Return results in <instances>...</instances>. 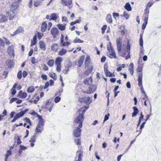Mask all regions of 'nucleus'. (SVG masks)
<instances>
[{"mask_svg": "<svg viewBox=\"0 0 161 161\" xmlns=\"http://www.w3.org/2000/svg\"><path fill=\"white\" fill-rule=\"evenodd\" d=\"M41 77L43 80H46L47 79V76L45 74H42L41 76Z\"/></svg>", "mask_w": 161, "mask_h": 161, "instance_id": "nucleus-48", "label": "nucleus"}, {"mask_svg": "<svg viewBox=\"0 0 161 161\" xmlns=\"http://www.w3.org/2000/svg\"><path fill=\"white\" fill-rule=\"evenodd\" d=\"M107 49L108 52L107 53V55L109 58H116L115 53L111 46H110V48L108 47Z\"/></svg>", "mask_w": 161, "mask_h": 161, "instance_id": "nucleus-2", "label": "nucleus"}, {"mask_svg": "<svg viewBox=\"0 0 161 161\" xmlns=\"http://www.w3.org/2000/svg\"><path fill=\"white\" fill-rule=\"evenodd\" d=\"M104 71L105 73L107 71H108V66L107 65H106V64L104 65Z\"/></svg>", "mask_w": 161, "mask_h": 161, "instance_id": "nucleus-62", "label": "nucleus"}, {"mask_svg": "<svg viewBox=\"0 0 161 161\" xmlns=\"http://www.w3.org/2000/svg\"><path fill=\"white\" fill-rule=\"evenodd\" d=\"M27 96V94L25 92H23L22 91H20L18 92L17 97L20 98H25Z\"/></svg>", "mask_w": 161, "mask_h": 161, "instance_id": "nucleus-9", "label": "nucleus"}, {"mask_svg": "<svg viewBox=\"0 0 161 161\" xmlns=\"http://www.w3.org/2000/svg\"><path fill=\"white\" fill-rule=\"evenodd\" d=\"M97 89V86L95 85H90L87 90L86 93L87 94H91L94 92Z\"/></svg>", "mask_w": 161, "mask_h": 161, "instance_id": "nucleus-6", "label": "nucleus"}, {"mask_svg": "<svg viewBox=\"0 0 161 161\" xmlns=\"http://www.w3.org/2000/svg\"><path fill=\"white\" fill-rule=\"evenodd\" d=\"M142 70V67H140L139 66H138L137 69H136V71L138 72H141Z\"/></svg>", "mask_w": 161, "mask_h": 161, "instance_id": "nucleus-56", "label": "nucleus"}, {"mask_svg": "<svg viewBox=\"0 0 161 161\" xmlns=\"http://www.w3.org/2000/svg\"><path fill=\"white\" fill-rule=\"evenodd\" d=\"M6 63L8 68H11L14 67V64L13 60L11 59H8Z\"/></svg>", "mask_w": 161, "mask_h": 161, "instance_id": "nucleus-16", "label": "nucleus"}, {"mask_svg": "<svg viewBox=\"0 0 161 161\" xmlns=\"http://www.w3.org/2000/svg\"><path fill=\"white\" fill-rule=\"evenodd\" d=\"M54 64V60L53 59H51L49 60L47 64L50 67H52Z\"/></svg>", "mask_w": 161, "mask_h": 161, "instance_id": "nucleus-28", "label": "nucleus"}, {"mask_svg": "<svg viewBox=\"0 0 161 161\" xmlns=\"http://www.w3.org/2000/svg\"><path fill=\"white\" fill-rule=\"evenodd\" d=\"M62 45L61 44V46H68L70 44V43L69 42H63V43H62Z\"/></svg>", "mask_w": 161, "mask_h": 161, "instance_id": "nucleus-43", "label": "nucleus"}, {"mask_svg": "<svg viewBox=\"0 0 161 161\" xmlns=\"http://www.w3.org/2000/svg\"><path fill=\"white\" fill-rule=\"evenodd\" d=\"M121 17L124 16L126 19H128L129 17V15L126 12H124L123 15H121Z\"/></svg>", "mask_w": 161, "mask_h": 161, "instance_id": "nucleus-38", "label": "nucleus"}, {"mask_svg": "<svg viewBox=\"0 0 161 161\" xmlns=\"http://www.w3.org/2000/svg\"><path fill=\"white\" fill-rule=\"evenodd\" d=\"M57 65L56 70L58 72H60L61 71V65Z\"/></svg>", "mask_w": 161, "mask_h": 161, "instance_id": "nucleus-50", "label": "nucleus"}, {"mask_svg": "<svg viewBox=\"0 0 161 161\" xmlns=\"http://www.w3.org/2000/svg\"><path fill=\"white\" fill-rule=\"evenodd\" d=\"M82 127H79V126L76 128V129L74 130L73 132V135L75 137H78L80 136L81 135V130L80 128Z\"/></svg>", "mask_w": 161, "mask_h": 161, "instance_id": "nucleus-4", "label": "nucleus"}, {"mask_svg": "<svg viewBox=\"0 0 161 161\" xmlns=\"http://www.w3.org/2000/svg\"><path fill=\"white\" fill-rule=\"evenodd\" d=\"M8 54L10 56H14V49L11 47L10 46L8 47L7 50Z\"/></svg>", "mask_w": 161, "mask_h": 161, "instance_id": "nucleus-15", "label": "nucleus"}, {"mask_svg": "<svg viewBox=\"0 0 161 161\" xmlns=\"http://www.w3.org/2000/svg\"><path fill=\"white\" fill-rule=\"evenodd\" d=\"M39 97L38 96L36 97L35 99L34 100V102L35 104H36L37 103V102L39 99Z\"/></svg>", "mask_w": 161, "mask_h": 161, "instance_id": "nucleus-59", "label": "nucleus"}, {"mask_svg": "<svg viewBox=\"0 0 161 161\" xmlns=\"http://www.w3.org/2000/svg\"><path fill=\"white\" fill-rule=\"evenodd\" d=\"M75 143L77 145H80V140L78 139H75Z\"/></svg>", "mask_w": 161, "mask_h": 161, "instance_id": "nucleus-51", "label": "nucleus"}, {"mask_svg": "<svg viewBox=\"0 0 161 161\" xmlns=\"http://www.w3.org/2000/svg\"><path fill=\"white\" fill-rule=\"evenodd\" d=\"M58 29L56 27L52 28L51 30V34L54 38L58 34Z\"/></svg>", "mask_w": 161, "mask_h": 161, "instance_id": "nucleus-8", "label": "nucleus"}, {"mask_svg": "<svg viewBox=\"0 0 161 161\" xmlns=\"http://www.w3.org/2000/svg\"><path fill=\"white\" fill-rule=\"evenodd\" d=\"M22 72L21 70H19L18 73L17 77L19 79H20L22 77Z\"/></svg>", "mask_w": 161, "mask_h": 161, "instance_id": "nucleus-41", "label": "nucleus"}, {"mask_svg": "<svg viewBox=\"0 0 161 161\" xmlns=\"http://www.w3.org/2000/svg\"><path fill=\"white\" fill-rule=\"evenodd\" d=\"M79 101L81 103H89V104L92 102V101L90 100V98L89 97H84L79 98Z\"/></svg>", "mask_w": 161, "mask_h": 161, "instance_id": "nucleus-5", "label": "nucleus"}, {"mask_svg": "<svg viewBox=\"0 0 161 161\" xmlns=\"http://www.w3.org/2000/svg\"><path fill=\"white\" fill-rule=\"evenodd\" d=\"M82 155L81 153H80L78 155V161H81L82 160L81 158L82 157Z\"/></svg>", "mask_w": 161, "mask_h": 161, "instance_id": "nucleus-61", "label": "nucleus"}, {"mask_svg": "<svg viewBox=\"0 0 161 161\" xmlns=\"http://www.w3.org/2000/svg\"><path fill=\"white\" fill-rule=\"evenodd\" d=\"M86 111V110L83 108H81L79 110V114L75 118V122L77 124H79V127L82 126V123L84 119V114Z\"/></svg>", "mask_w": 161, "mask_h": 161, "instance_id": "nucleus-1", "label": "nucleus"}, {"mask_svg": "<svg viewBox=\"0 0 161 161\" xmlns=\"http://www.w3.org/2000/svg\"><path fill=\"white\" fill-rule=\"evenodd\" d=\"M57 19L56 14L55 13H53L50 16V19H49L50 20H56Z\"/></svg>", "mask_w": 161, "mask_h": 161, "instance_id": "nucleus-27", "label": "nucleus"}, {"mask_svg": "<svg viewBox=\"0 0 161 161\" xmlns=\"http://www.w3.org/2000/svg\"><path fill=\"white\" fill-rule=\"evenodd\" d=\"M21 137L19 136H18L17 139V143L18 144H20L21 143V142L20 140V138Z\"/></svg>", "mask_w": 161, "mask_h": 161, "instance_id": "nucleus-60", "label": "nucleus"}, {"mask_svg": "<svg viewBox=\"0 0 161 161\" xmlns=\"http://www.w3.org/2000/svg\"><path fill=\"white\" fill-rule=\"evenodd\" d=\"M35 90L33 86L29 87L27 89V92L28 93H32Z\"/></svg>", "mask_w": 161, "mask_h": 161, "instance_id": "nucleus-34", "label": "nucleus"}, {"mask_svg": "<svg viewBox=\"0 0 161 161\" xmlns=\"http://www.w3.org/2000/svg\"><path fill=\"white\" fill-rule=\"evenodd\" d=\"M8 17L4 15H0V23L5 22L8 19Z\"/></svg>", "mask_w": 161, "mask_h": 161, "instance_id": "nucleus-18", "label": "nucleus"}, {"mask_svg": "<svg viewBox=\"0 0 161 161\" xmlns=\"http://www.w3.org/2000/svg\"><path fill=\"white\" fill-rule=\"evenodd\" d=\"M71 62L69 59L65 60L64 66L65 68L68 69L71 66Z\"/></svg>", "mask_w": 161, "mask_h": 161, "instance_id": "nucleus-11", "label": "nucleus"}, {"mask_svg": "<svg viewBox=\"0 0 161 161\" xmlns=\"http://www.w3.org/2000/svg\"><path fill=\"white\" fill-rule=\"evenodd\" d=\"M4 39L5 42L6 44L7 45H9L10 44V42L6 38L3 37Z\"/></svg>", "mask_w": 161, "mask_h": 161, "instance_id": "nucleus-54", "label": "nucleus"}, {"mask_svg": "<svg viewBox=\"0 0 161 161\" xmlns=\"http://www.w3.org/2000/svg\"><path fill=\"white\" fill-rule=\"evenodd\" d=\"M24 120L25 122L29 124L30 125H31V123L30 120L27 118H25L23 119Z\"/></svg>", "mask_w": 161, "mask_h": 161, "instance_id": "nucleus-39", "label": "nucleus"}, {"mask_svg": "<svg viewBox=\"0 0 161 161\" xmlns=\"http://www.w3.org/2000/svg\"><path fill=\"white\" fill-rule=\"evenodd\" d=\"M91 59L89 56H87L85 61V67H87L89 66L90 63Z\"/></svg>", "mask_w": 161, "mask_h": 161, "instance_id": "nucleus-20", "label": "nucleus"}, {"mask_svg": "<svg viewBox=\"0 0 161 161\" xmlns=\"http://www.w3.org/2000/svg\"><path fill=\"white\" fill-rule=\"evenodd\" d=\"M142 73L139 74L138 79V85L139 86H142Z\"/></svg>", "mask_w": 161, "mask_h": 161, "instance_id": "nucleus-13", "label": "nucleus"}, {"mask_svg": "<svg viewBox=\"0 0 161 161\" xmlns=\"http://www.w3.org/2000/svg\"><path fill=\"white\" fill-rule=\"evenodd\" d=\"M92 77H90L86 78V80L84 81V83L86 85H89L92 83Z\"/></svg>", "mask_w": 161, "mask_h": 161, "instance_id": "nucleus-21", "label": "nucleus"}, {"mask_svg": "<svg viewBox=\"0 0 161 161\" xmlns=\"http://www.w3.org/2000/svg\"><path fill=\"white\" fill-rule=\"evenodd\" d=\"M64 36L62 34H61V35L60 38V45L62 44V43H63V42H64Z\"/></svg>", "mask_w": 161, "mask_h": 161, "instance_id": "nucleus-55", "label": "nucleus"}, {"mask_svg": "<svg viewBox=\"0 0 161 161\" xmlns=\"http://www.w3.org/2000/svg\"><path fill=\"white\" fill-rule=\"evenodd\" d=\"M24 115V114L21 112L16 114L15 116L18 119Z\"/></svg>", "mask_w": 161, "mask_h": 161, "instance_id": "nucleus-37", "label": "nucleus"}, {"mask_svg": "<svg viewBox=\"0 0 161 161\" xmlns=\"http://www.w3.org/2000/svg\"><path fill=\"white\" fill-rule=\"evenodd\" d=\"M58 46L57 43L53 44L51 47V49L54 51H57L58 49Z\"/></svg>", "mask_w": 161, "mask_h": 161, "instance_id": "nucleus-25", "label": "nucleus"}, {"mask_svg": "<svg viewBox=\"0 0 161 161\" xmlns=\"http://www.w3.org/2000/svg\"><path fill=\"white\" fill-rule=\"evenodd\" d=\"M139 44L140 46L141 47V48H140V52L142 53L143 52V41L142 38V34L140 35V38L139 39Z\"/></svg>", "mask_w": 161, "mask_h": 161, "instance_id": "nucleus-12", "label": "nucleus"}, {"mask_svg": "<svg viewBox=\"0 0 161 161\" xmlns=\"http://www.w3.org/2000/svg\"><path fill=\"white\" fill-rule=\"evenodd\" d=\"M73 42L74 43H83L84 42V41H83L81 40L80 39L77 38L76 37L73 41Z\"/></svg>", "mask_w": 161, "mask_h": 161, "instance_id": "nucleus-35", "label": "nucleus"}, {"mask_svg": "<svg viewBox=\"0 0 161 161\" xmlns=\"http://www.w3.org/2000/svg\"><path fill=\"white\" fill-rule=\"evenodd\" d=\"M124 8L127 10L130 11L132 10V8L131 6L129 3H127L124 6Z\"/></svg>", "mask_w": 161, "mask_h": 161, "instance_id": "nucleus-22", "label": "nucleus"}, {"mask_svg": "<svg viewBox=\"0 0 161 161\" xmlns=\"http://www.w3.org/2000/svg\"><path fill=\"white\" fill-rule=\"evenodd\" d=\"M41 2H40L38 0H36L34 2V5L35 7H37L39 5H41Z\"/></svg>", "mask_w": 161, "mask_h": 161, "instance_id": "nucleus-36", "label": "nucleus"}, {"mask_svg": "<svg viewBox=\"0 0 161 161\" xmlns=\"http://www.w3.org/2000/svg\"><path fill=\"white\" fill-rule=\"evenodd\" d=\"M61 1L62 4L64 3L65 6H69L72 3L71 0H61Z\"/></svg>", "mask_w": 161, "mask_h": 161, "instance_id": "nucleus-14", "label": "nucleus"}, {"mask_svg": "<svg viewBox=\"0 0 161 161\" xmlns=\"http://www.w3.org/2000/svg\"><path fill=\"white\" fill-rule=\"evenodd\" d=\"M106 75V76H109V77H112L114 76L115 75L114 74H113L111 73L109 71H107L105 73Z\"/></svg>", "mask_w": 161, "mask_h": 161, "instance_id": "nucleus-33", "label": "nucleus"}, {"mask_svg": "<svg viewBox=\"0 0 161 161\" xmlns=\"http://www.w3.org/2000/svg\"><path fill=\"white\" fill-rule=\"evenodd\" d=\"M23 31V28L21 27H19L15 32L14 35L17 34L18 33H21Z\"/></svg>", "mask_w": 161, "mask_h": 161, "instance_id": "nucleus-30", "label": "nucleus"}, {"mask_svg": "<svg viewBox=\"0 0 161 161\" xmlns=\"http://www.w3.org/2000/svg\"><path fill=\"white\" fill-rule=\"evenodd\" d=\"M40 47L42 50H45L46 49L45 44L43 41H40L39 42Z\"/></svg>", "mask_w": 161, "mask_h": 161, "instance_id": "nucleus-19", "label": "nucleus"}, {"mask_svg": "<svg viewBox=\"0 0 161 161\" xmlns=\"http://www.w3.org/2000/svg\"><path fill=\"white\" fill-rule=\"evenodd\" d=\"M60 97H56L54 99V102L56 103L58 102L60 100Z\"/></svg>", "mask_w": 161, "mask_h": 161, "instance_id": "nucleus-45", "label": "nucleus"}, {"mask_svg": "<svg viewBox=\"0 0 161 161\" xmlns=\"http://www.w3.org/2000/svg\"><path fill=\"white\" fill-rule=\"evenodd\" d=\"M141 92L144 95H145V96H146V97H147V99H148V97L147 96L145 92L144 91L143 88V87L142 86H141Z\"/></svg>", "mask_w": 161, "mask_h": 161, "instance_id": "nucleus-47", "label": "nucleus"}, {"mask_svg": "<svg viewBox=\"0 0 161 161\" xmlns=\"http://www.w3.org/2000/svg\"><path fill=\"white\" fill-rule=\"evenodd\" d=\"M110 116V114H108L107 115H106L104 117V119L103 121V123L105 122V121L108 120L109 119V116Z\"/></svg>", "mask_w": 161, "mask_h": 161, "instance_id": "nucleus-46", "label": "nucleus"}, {"mask_svg": "<svg viewBox=\"0 0 161 161\" xmlns=\"http://www.w3.org/2000/svg\"><path fill=\"white\" fill-rule=\"evenodd\" d=\"M35 58L34 57L31 58V62L32 64H35L36 62L35 61Z\"/></svg>", "mask_w": 161, "mask_h": 161, "instance_id": "nucleus-57", "label": "nucleus"}, {"mask_svg": "<svg viewBox=\"0 0 161 161\" xmlns=\"http://www.w3.org/2000/svg\"><path fill=\"white\" fill-rule=\"evenodd\" d=\"M11 152L10 150H8L7 151V153L5 155V157L6 158H8V156L10 155L11 154Z\"/></svg>", "mask_w": 161, "mask_h": 161, "instance_id": "nucleus-52", "label": "nucleus"}, {"mask_svg": "<svg viewBox=\"0 0 161 161\" xmlns=\"http://www.w3.org/2000/svg\"><path fill=\"white\" fill-rule=\"evenodd\" d=\"M106 19L108 23H112V19L111 15L110 14H108L106 17Z\"/></svg>", "mask_w": 161, "mask_h": 161, "instance_id": "nucleus-24", "label": "nucleus"}, {"mask_svg": "<svg viewBox=\"0 0 161 161\" xmlns=\"http://www.w3.org/2000/svg\"><path fill=\"white\" fill-rule=\"evenodd\" d=\"M12 93L11 94L13 95H14L16 93V91L15 89L12 88L11 89Z\"/></svg>", "mask_w": 161, "mask_h": 161, "instance_id": "nucleus-64", "label": "nucleus"}, {"mask_svg": "<svg viewBox=\"0 0 161 161\" xmlns=\"http://www.w3.org/2000/svg\"><path fill=\"white\" fill-rule=\"evenodd\" d=\"M47 27V25L45 22H43L42 25L41 31L42 32H44L46 31Z\"/></svg>", "mask_w": 161, "mask_h": 161, "instance_id": "nucleus-17", "label": "nucleus"}, {"mask_svg": "<svg viewBox=\"0 0 161 161\" xmlns=\"http://www.w3.org/2000/svg\"><path fill=\"white\" fill-rule=\"evenodd\" d=\"M67 53V50L64 48L62 49L58 52V55L60 56H63L65 55Z\"/></svg>", "mask_w": 161, "mask_h": 161, "instance_id": "nucleus-26", "label": "nucleus"}, {"mask_svg": "<svg viewBox=\"0 0 161 161\" xmlns=\"http://www.w3.org/2000/svg\"><path fill=\"white\" fill-rule=\"evenodd\" d=\"M121 42L122 40L120 38L117 39L116 40L117 48L119 53L121 52L122 47Z\"/></svg>", "mask_w": 161, "mask_h": 161, "instance_id": "nucleus-7", "label": "nucleus"}, {"mask_svg": "<svg viewBox=\"0 0 161 161\" xmlns=\"http://www.w3.org/2000/svg\"><path fill=\"white\" fill-rule=\"evenodd\" d=\"M49 86V82L48 81H47L45 83L44 89H46Z\"/></svg>", "mask_w": 161, "mask_h": 161, "instance_id": "nucleus-58", "label": "nucleus"}, {"mask_svg": "<svg viewBox=\"0 0 161 161\" xmlns=\"http://www.w3.org/2000/svg\"><path fill=\"white\" fill-rule=\"evenodd\" d=\"M62 61V58L60 57H58L56 58L55 61L56 65H61V62Z\"/></svg>", "mask_w": 161, "mask_h": 161, "instance_id": "nucleus-23", "label": "nucleus"}, {"mask_svg": "<svg viewBox=\"0 0 161 161\" xmlns=\"http://www.w3.org/2000/svg\"><path fill=\"white\" fill-rule=\"evenodd\" d=\"M84 59V58L83 56L81 57L80 60L78 61V64H79V67H80L81 66V65L82 64Z\"/></svg>", "mask_w": 161, "mask_h": 161, "instance_id": "nucleus-31", "label": "nucleus"}, {"mask_svg": "<svg viewBox=\"0 0 161 161\" xmlns=\"http://www.w3.org/2000/svg\"><path fill=\"white\" fill-rule=\"evenodd\" d=\"M130 42L129 41H128L127 44V46H126V52L128 53V54H130Z\"/></svg>", "mask_w": 161, "mask_h": 161, "instance_id": "nucleus-32", "label": "nucleus"}, {"mask_svg": "<svg viewBox=\"0 0 161 161\" xmlns=\"http://www.w3.org/2000/svg\"><path fill=\"white\" fill-rule=\"evenodd\" d=\"M44 122H38L36 128V131L37 133H41L43 130Z\"/></svg>", "mask_w": 161, "mask_h": 161, "instance_id": "nucleus-3", "label": "nucleus"}, {"mask_svg": "<svg viewBox=\"0 0 161 161\" xmlns=\"http://www.w3.org/2000/svg\"><path fill=\"white\" fill-rule=\"evenodd\" d=\"M58 28L61 31H64L65 29V25H64L61 24H58L57 25Z\"/></svg>", "mask_w": 161, "mask_h": 161, "instance_id": "nucleus-29", "label": "nucleus"}, {"mask_svg": "<svg viewBox=\"0 0 161 161\" xmlns=\"http://www.w3.org/2000/svg\"><path fill=\"white\" fill-rule=\"evenodd\" d=\"M18 100V99L16 97L13 98L10 100L9 103H12L14 102L17 100Z\"/></svg>", "mask_w": 161, "mask_h": 161, "instance_id": "nucleus-49", "label": "nucleus"}, {"mask_svg": "<svg viewBox=\"0 0 161 161\" xmlns=\"http://www.w3.org/2000/svg\"><path fill=\"white\" fill-rule=\"evenodd\" d=\"M18 6L19 3L16 2L13 3L11 7V10L12 11V13H13L14 11L18 8Z\"/></svg>", "mask_w": 161, "mask_h": 161, "instance_id": "nucleus-10", "label": "nucleus"}, {"mask_svg": "<svg viewBox=\"0 0 161 161\" xmlns=\"http://www.w3.org/2000/svg\"><path fill=\"white\" fill-rule=\"evenodd\" d=\"M95 156L96 158L97 159L100 160V158L98 156V153L97 151L95 152Z\"/></svg>", "mask_w": 161, "mask_h": 161, "instance_id": "nucleus-63", "label": "nucleus"}, {"mask_svg": "<svg viewBox=\"0 0 161 161\" xmlns=\"http://www.w3.org/2000/svg\"><path fill=\"white\" fill-rule=\"evenodd\" d=\"M91 73L90 71H88V70L84 72V74L85 75V76H87L89 74Z\"/></svg>", "mask_w": 161, "mask_h": 161, "instance_id": "nucleus-53", "label": "nucleus"}, {"mask_svg": "<svg viewBox=\"0 0 161 161\" xmlns=\"http://www.w3.org/2000/svg\"><path fill=\"white\" fill-rule=\"evenodd\" d=\"M37 117L38 118L39 120L38 122H44V120L42 118V116H40L39 114H38Z\"/></svg>", "mask_w": 161, "mask_h": 161, "instance_id": "nucleus-40", "label": "nucleus"}, {"mask_svg": "<svg viewBox=\"0 0 161 161\" xmlns=\"http://www.w3.org/2000/svg\"><path fill=\"white\" fill-rule=\"evenodd\" d=\"M36 136L35 135H34L31 138L29 142H35L36 141Z\"/></svg>", "mask_w": 161, "mask_h": 161, "instance_id": "nucleus-44", "label": "nucleus"}, {"mask_svg": "<svg viewBox=\"0 0 161 161\" xmlns=\"http://www.w3.org/2000/svg\"><path fill=\"white\" fill-rule=\"evenodd\" d=\"M49 76L52 78L55 79H56V75L54 73H49Z\"/></svg>", "mask_w": 161, "mask_h": 161, "instance_id": "nucleus-42", "label": "nucleus"}]
</instances>
